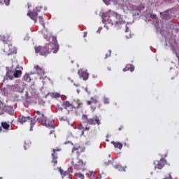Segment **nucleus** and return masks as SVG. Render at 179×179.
Listing matches in <instances>:
<instances>
[{
    "mask_svg": "<svg viewBox=\"0 0 179 179\" xmlns=\"http://www.w3.org/2000/svg\"><path fill=\"white\" fill-rule=\"evenodd\" d=\"M103 23H104L105 27L107 26V23H108L111 26L115 25V27L117 29H120L122 24H127V22L122 19V16L115 12L110 13L108 19L103 16Z\"/></svg>",
    "mask_w": 179,
    "mask_h": 179,
    "instance_id": "1",
    "label": "nucleus"
},
{
    "mask_svg": "<svg viewBox=\"0 0 179 179\" xmlns=\"http://www.w3.org/2000/svg\"><path fill=\"white\" fill-rule=\"evenodd\" d=\"M58 50H59V45H58L57 42H55L54 43H52L46 45L45 46L36 47L35 52L40 54V55L43 57H47V55H48V54H51V52L57 54V52H58Z\"/></svg>",
    "mask_w": 179,
    "mask_h": 179,
    "instance_id": "2",
    "label": "nucleus"
},
{
    "mask_svg": "<svg viewBox=\"0 0 179 179\" xmlns=\"http://www.w3.org/2000/svg\"><path fill=\"white\" fill-rule=\"evenodd\" d=\"M9 38L8 34L0 35V41H3L5 44L3 51L5 52L6 55H12V54H16L17 52L16 48L12 44H9Z\"/></svg>",
    "mask_w": 179,
    "mask_h": 179,
    "instance_id": "3",
    "label": "nucleus"
},
{
    "mask_svg": "<svg viewBox=\"0 0 179 179\" xmlns=\"http://www.w3.org/2000/svg\"><path fill=\"white\" fill-rule=\"evenodd\" d=\"M34 119L36 120L37 122H43V125L46 127V128H55V126L52 124L54 121L50 120L47 119V117L44 115V113H41V112L37 110L34 113Z\"/></svg>",
    "mask_w": 179,
    "mask_h": 179,
    "instance_id": "4",
    "label": "nucleus"
},
{
    "mask_svg": "<svg viewBox=\"0 0 179 179\" xmlns=\"http://www.w3.org/2000/svg\"><path fill=\"white\" fill-rule=\"evenodd\" d=\"M83 120V122H87V124H89V125H101V120H100V117L99 116L95 115L94 117L92 118L87 117V115H83L82 117Z\"/></svg>",
    "mask_w": 179,
    "mask_h": 179,
    "instance_id": "5",
    "label": "nucleus"
},
{
    "mask_svg": "<svg viewBox=\"0 0 179 179\" xmlns=\"http://www.w3.org/2000/svg\"><path fill=\"white\" fill-rule=\"evenodd\" d=\"M41 7H36L35 10H34L31 13H28L27 16H29V17L34 20V23H37V19L38 17V13L41 12Z\"/></svg>",
    "mask_w": 179,
    "mask_h": 179,
    "instance_id": "6",
    "label": "nucleus"
},
{
    "mask_svg": "<svg viewBox=\"0 0 179 179\" xmlns=\"http://www.w3.org/2000/svg\"><path fill=\"white\" fill-rule=\"evenodd\" d=\"M78 161L76 165L73 160L71 162V164L73 166H74V169H76V170H82V171H85V166H86V162H83V160L79 159V158H78Z\"/></svg>",
    "mask_w": 179,
    "mask_h": 179,
    "instance_id": "7",
    "label": "nucleus"
},
{
    "mask_svg": "<svg viewBox=\"0 0 179 179\" xmlns=\"http://www.w3.org/2000/svg\"><path fill=\"white\" fill-rule=\"evenodd\" d=\"M75 103L76 105L73 103H72L69 102V101H64L62 106L65 110H68V108H79V107H80V103Z\"/></svg>",
    "mask_w": 179,
    "mask_h": 179,
    "instance_id": "8",
    "label": "nucleus"
},
{
    "mask_svg": "<svg viewBox=\"0 0 179 179\" xmlns=\"http://www.w3.org/2000/svg\"><path fill=\"white\" fill-rule=\"evenodd\" d=\"M145 9V5L141 4L138 6H134L132 8V13L134 16H139L142 13V10Z\"/></svg>",
    "mask_w": 179,
    "mask_h": 179,
    "instance_id": "9",
    "label": "nucleus"
},
{
    "mask_svg": "<svg viewBox=\"0 0 179 179\" xmlns=\"http://www.w3.org/2000/svg\"><path fill=\"white\" fill-rule=\"evenodd\" d=\"M77 129H78V131H80V132L76 131V134H77V136H83V135H85V131H89L90 129V127L86 126L85 128L83 127V125L78 124L77 125Z\"/></svg>",
    "mask_w": 179,
    "mask_h": 179,
    "instance_id": "10",
    "label": "nucleus"
},
{
    "mask_svg": "<svg viewBox=\"0 0 179 179\" xmlns=\"http://www.w3.org/2000/svg\"><path fill=\"white\" fill-rule=\"evenodd\" d=\"M61 150L59 148L53 149V152L52 153V163H53L54 166H57L58 164V153H57V152H61Z\"/></svg>",
    "mask_w": 179,
    "mask_h": 179,
    "instance_id": "11",
    "label": "nucleus"
},
{
    "mask_svg": "<svg viewBox=\"0 0 179 179\" xmlns=\"http://www.w3.org/2000/svg\"><path fill=\"white\" fill-rule=\"evenodd\" d=\"M166 159H161L159 161H155L154 164H155V169H158V170H162L163 167L166 165Z\"/></svg>",
    "mask_w": 179,
    "mask_h": 179,
    "instance_id": "12",
    "label": "nucleus"
},
{
    "mask_svg": "<svg viewBox=\"0 0 179 179\" xmlns=\"http://www.w3.org/2000/svg\"><path fill=\"white\" fill-rule=\"evenodd\" d=\"M72 153H76L77 157H79L80 156V153H83V152H85V149L79 145H76L72 149Z\"/></svg>",
    "mask_w": 179,
    "mask_h": 179,
    "instance_id": "13",
    "label": "nucleus"
},
{
    "mask_svg": "<svg viewBox=\"0 0 179 179\" xmlns=\"http://www.w3.org/2000/svg\"><path fill=\"white\" fill-rule=\"evenodd\" d=\"M78 73L80 78H82L83 80H87V79H89V73L87 71L80 69L78 70Z\"/></svg>",
    "mask_w": 179,
    "mask_h": 179,
    "instance_id": "14",
    "label": "nucleus"
},
{
    "mask_svg": "<svg viewBox=\"0 0 179 179\" xmlns=\"http://www.w3.org/2000/svg\"><path fill=\"white\" fill-rule=\"evenodd\" d=\"M6 76L10 79V80H13L15 78V69H10L6 73Z\"/></svg>",
    "mask_w": 179,
    "mask_h": 179,
    "instance_id": "15",
    "label": "nucleus"
},
{
    "mask_svg": "<svg viewBox=\"0 0 179 179\" xmlns=\"http://www.w3.org/2000/svg\"><path fill=\"white\" fill-rule=\"evenodd\" d=\"M99 103V100H97L96 96L91 97V101H87V103L88 106H92L93 104H97Z\"/></svg>",
    "mask_w": 179,
    "mask_h": 179,
    "instance_id": "16",
    "label": "nucleus"
},
{
    "mask_svg": "<svg viewBox=\"0 0 179 179\" xmlns=\"http://www.w3.org/2000/svg\"><path fill=\"white\" fill-rule=\"evenodd\" d=\"M129 71L130 72H134L135 71V67L132 64H127L124 69H123V72H127Z\"/></svg>",
    "mask_w": 179,
    "mask_h": 179,
    "instance_id": "17",
    "label": "nucleus"
},
{
    "mask_svg": "<svg viewBox=\"0 0 179 179\" xmlns=\"http://www.w3.org/2000/svg\"><path fill=\"white\" fill-rule=\"evenodd\" d=\"M18 120L20 124H23L24 122H27V121L31 120V117H30V116H28V117L20 116Z\"/></svg>",
    "mask_w": 179,
    "mask_h": 179,
    "instance_id": "18",
    "label": "nucleus"
},
{
    "mask_svg": "<svg viewBox=\"0 0 179 179\" xmlns=\"http://www.w3.org/2000/svg\"><path fill=\"white\" fill-rule=\"evenodd\" d=\"M35 69L38 73V75H44V70L40 66H36Z\"/></svg>",
    "mask_w": 179,
    "mask_h": 179,
    "instance_id": "19",
    "label": "nucleus"
},
{
    "mask_svg": "<svg viewBox=\"0 0 179 179\" xmlns=\"http://www.w3.org/2000/svg\"><path fill=\"white\" fill-rule=\"evenodd\" d=\"M31 146V142H30V141L27 140L24 141V148L25 150H27V149H29Z\"/></svg>",
    "mask_w": 179,
    "mask_h": 179,
    "instance_id": "20",
    "label": "nucleus"
},
{
    "mask_svg": "<svg viewBox=\"0 0 179 179\" xmlns=\"http://www.w3.org/2000/svg\"><path fill=\"white\" fill-rule=\"evenodd\" d=\"M112 143L113 144L115 148H117L120 150L122 149V143L120 142H114V141H113Z\"/></svg>",
    "mask_w": 179,
    "mask_h": 179,
    "instance_id": "21",
    "label": "nucleus"
},
{
    "mask_svg": "<svg viewBox=\"0 0 179 179\" xmlns=\"http://www.w3.org/2000/svg\"><path fill=\"white\" fill-rule=\"evenodd\" d=\"M20 76H22V71L14 69V77L19 78Z\"/></svg>",
    "mask_w": 179,
    "mask_h": 179,
    "instance_id": "22",
    "label": "nucleus"
},
{
    "mask_svg": "<svg viewBox=\"0 0 179 179\" xmlns=\"http://www.w3.org/2000/svg\"><path fill=\"white\" fill-rule=\"evenodd\" d=\"M1 127L3 129H9V128H10V124H8L6 122H2Z\"/></svg>",
    "mask_w": 179,
    "mask_h": 179,
    "instance_id": "23",
    "label": "nucleus"
},
{
    "mask_svg": "<svg viewBox=\"0 0 179 179\" xmlns=\"http://www.w3.org/2000/svg\"><path fill=\"white\" fill-rule=\"evenodd\" d=\"M59 171L61 174V176H63V177H65L66 176H69V173L67 171H64V170H62V169L59 168Z\"/></svg>",
    "mask_w": 179,
    "mask_h": 179,
    "instance_id": "24",
    "label": "nucleus"
},
{
    "mask_svg": "<svg viewBox=\"0 0 179 179\" xmlns=\"http://www.w3.org/2000/svg\"><path fill=\"white\" fill-rule=\"evenodd\" d=\"M23 80H24L25 82H31V78H30V76H29V74H25L23 77Z\"/></svg>",
    "mask_w": 179,
    "mask_h": 179,
    "instance_id": "25",
    "label": "nucleus"
},
{
    "mask_svg": "<svg viewBox=\"0 0 179 179\" xmlns=\"http://www.w3.org/2000/svg\"><path fill=\"white\" fill-rule=\"evenodd\" d=\"M51 97H53L55 99H58L61 97V94L58 92H54L51 94Z\"/></svg>",
    "mask_w": 179,
    "mask_h": 179,
    "instance_id": "26",
    "label": "nucleus"
},
{
    "mask_svg": "<svg viewBox=\"0 0 179 179\" xmlns=\"http://www.w3.org/2000/svg\"><path fill=\"white\" fill-rule=\"evenodd\" d=\"M162 17L164 20H167L170 19V15H169L167 13H165L164 15H162Z\"/></svg>",
    "mask_w": 179,
    "mask_h": 179,
    "instance_id": "27",
    "label": "nucleus"
},
{
    "mask_svg": "<svg viewBox=\"0 0 179 179\" xmlns=\"http://www.w3.org/2000/svg\"><path fill=\"white\" fill-rule=\"evenodd\" d=\"M38 19H39V23L42 24V26L43 27L45 26V24L44 23V19L43 18V17L39 16Z\"/></svg>",
    "mask_w": 179,
    "mask_h": 179,
    "instance_id": "28",
    "label": "nucleus"
},
{
    "mask_svg": "<svg viewBox=\"0 0 179 179\" xmlns=\"http://www.w3.org/2000/svg\"><path fill=\"white\" fill-rule=\"evenodd\" d=\"M76 177H77V179L78 178L83 179V178H85V176L82 173H77V174H76Z\"/></svg>",
    "mask_w": 179,
    "mask_h": 179,
    "instance_id": "29",
    "label": "nucleus"
},
{
    "mask_svg": "<svg viewBox=\"0 0 179 179\" xmlns=\"http://www.w3.org/2000/svg\"><path fill=\"white\" fill-rule=\"evenodd\" d=\"M103 101L105 104H108L110 103V101L108 98H105Z\"/></svg>",
    "mask_w": 179,
    "mask_h": 179,
    "instance_id": "30",
    "label": "nucleus"
},
{
    "mask_svg": "<svg viewBox=\"0 0 179 179\" xmlns=\"http://www.w3.org/2000/svg\"><path fill=\"white\" fill-rule=\"evenodd\" d=\"M67 172H69V174H71V173H73V169L72 168H69Z\"/></svg>",
    "mask_w": 179,
    "mask_h": 179,
    "instance_id": "31",
    "label": "nucleus"
},
{
    "mask_svg": "<svg viewBox=\"0 0 179 179\" xmlns=\"http://www.w3.org/2000/svg\"><path fill=\"white\" fill-rule=\"evenodd\" d=\"M10 2V0H4V3L8 6Z\"/></svg>",
    "mask_w": 179,
    "mask_h": 179,
    "instance_id": "32",
    "label": "nucleus"
},
{
    "mask_svg": "<svg viewBox=\"0 0 179 179\" xmlns=\"http://www.w3.org/2000/svg\"><path fill=\"white\" fill-rule=\"evenodd\" d=\"M33 125H34V122H33V121H31L30 131H33Z\"/></svg>",
    "mask_w": 179,
    "mask_h": 179,
    "instance_id": "33",
    "label": "nucleus"
},
{
    "mask_svg": "<svg viewBox=\"0 0 179 179\" xmlns=\"http://www.w3.org/2000/svg\"><path fill=\"white\" fill-rule=\"evenodd\" d=\"M60 121H66V118L64 117H59Z\"/></svg>",
    "mask_w": 179,
    "mask_h": 179,
    "instance_id": "34",
    "label": "nucleus"
},
{
    "mask_svg": "<svg viewBox=\"0 0 179 179\" xmlns=\"http://www.w3.org/2000/svg\"><path fill=\"white\" fill-rule=\"evenodd\" d=\"M91 108L93 111H94V110H96V105L94 106H91Z\"/></svg>",
    "mask_w": 179,
    "mask_h": 179,
    "instance_id": "35",
    "label": "nucleus"
},
{
    "mask_svg": "<svg viewBox=\"0 0 179 179\" xmlns=\"http://www.w3.org/2000/svg\"><path fill=\"white\" fill-rule=\"evenodd\" d=\"M128 31H129V27H128L127 26H126L125 33H128Z\"/></svg>",
    "mask_w": 179,
    "mask_h": 179,
    "instance_id": "36",
    "label": "nucleus"
},
{
    "mask_svg": "<svg viewBox=\"0 0 179 179\" xmlns=\"http://www.w3.org/2000/svg\"><path fill=\"white\" fill-rule=\"evenodd\" d=\"M123 129H124V127L121 126L118 129L119 131H122Z\"/></svg>",
    "mask_w": 179,
    "mask_h": 179,
    "instance_id": "37",
    "label": "nucleus"
},
{
    "mask_svg": "<svg viewBox=\"0 0 179 179\" xmlns=\"http://www.w3.org/2000/svg\"><path fill=\"white\" fill-rule=\"evenodd\" d=\"M86 36H87V32L84 33V37H86Z\"/></svg>",
    "mask_w": 179,
    "mask_h": 179,
    "instance_id": "38",
    "label": "nucleus"
},
{
    "mask_svg": "<svg viewBox=\"0 0 179 179\" xmlns=\"http://www.w3.org/2000/svg\"><path fill=\"white\" fill-rule=\"evenodd\" d=\"M55 131L54 130H52L50 133V135H51L52 134H54Z\"/></svg>",
    "mask_w": 179,
    "mask_h": 179,
    "instance_id": "39",
    "label": "nucleus"
},
{
    "mask_svg": "<svg viewBox=\"0 0 179 179\" xmlns=\"http://www.w3.org/2000/svg\"><path fill=\"white\" fill-rule=\"evenodd\" d=\"M0 132H2V127H0Z\"/></svg>",
    "mask_w": 179,
    "mask_h": 179,
    "instance_id": "40",
    "label": "nucleus"
},
{
    "mask_svg": "<svg viewBox=\"0 0 179 179\" xmlns=\"http://www.w3.org/2000/svg\"><path fill=\"white\" fill-rule=\"evenodd\" d=\"M85 90H86V92H88V91H87V88H86V89H85Z\"/></svg>",
    "mask_w": 179,
    "mask_h": 179,
    "instance_id": "41",
    "label": "nucleus"
},
{
    "mask_svg": "<svg viewBox=\"0 0 179 179\" xmlns=\"http://www.w3.org/2000/svg\"><path fill=\"white\" fill-rule=\"evenodd\" d=\"M1 2H2V0H0V3H1Z\"/></svg>",
    "mask_w": 179,
    "mask_h": 179,
    "instance_id": "42",
    "label": "nucleus"
},
{
    "mask_svg": "<svg viewBox=\"0 0 179 179\" xmlns=\"http://www.w3.org/2000/svg\"><path fill=\"white\" fill-rule=\"evenodd\" d=\"M71 64H73V62L71 61Z\"/></svg>",
    "mask_w": 179,
    "mask_h": 179,
    "instance_id": "43",
    "label": "nucleus"
},
{
    "mask_svg": "<svg viewBox=\"0 0 179 179\" xmlns=\"http://www.w3.org/2000/svg\"><path fill=\"white\" fill-rule=\"evenodd\" d=\"M106 141L108 142V139H107Z\"/></svg>",
    "mask_w": 179,
    "mask_h": 179,
    "instance_id": "44",
    "label": "nucleus"
},
{
    "mask_svg": "<svg viewBox=\"0 0 179 179\" xmlns=\"http://www.w3.org/2000/svg\"><path fill=\"white\" fill-rule=\"evenodd\" d=\"M0 179H2V177H0Z\"/></svg>",
    "mask_w": 179,
    "mask_h": 179,
    "instance_id": "45",
    "label": "nucleus"
},
{
    "mask_svg": "<svg viewBox=\"0 0 179 179\" xmlns=\"http://www.w3.org/2000/svg\"><path fill=\"white\" fill-rule=\"evenodd\" d=\"M105 58H107V56Z\"/></svg>",
    "mask_w": 179,
    "mask_h": 179,
    "instance_id": "46",
    "label": "nucleus"
},
{
    "mask_svg": "<svg viewBox=\"0 0 179 179\" xmlns=\"http://www.w3.org/2000/svg\"><path fill=\"white\" fill-rule=\"evenodd\" d=\"M96 179H100V178H96Z\"/></svg>",
    "mask_w": 179,
    "mask_h": 179,
    "instance_id": "47",
    "label": "nucleus"
}]
</instances>
